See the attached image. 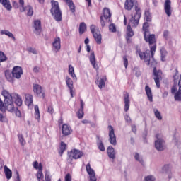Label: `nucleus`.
I'll use <instances>...</instances> for the list:
<instances>
[{"label":"nucleus","instance_id":"nucleus-1","mask_svg":"<svg viewBox=\"0 0 181 181\" xmlns=\"http://www.w3.org/2000/svg\"><path fill=\"white\" fill-rule=\"evenodd\" d=\"M135 12L134 16H132L129 25L127 28V36L129 37H132V36H134V31L132 30V28H131V26H132V28H136V26H138L139 24V20L141 19V16L142 15L141 8L138 7L137 6H135Z\"/></svg>","mask_w":181,"mask_h":181},{"label":"nucleus","instance_id":"nucleus-2","mask_svg":"<svg viewBox=\"0 0 181 181\" xmlns=\"http://www.w3.org/2000/svg\"><path fill=\"white\" fill-rule=\"evenodd\" d=\"M151 54L149 52H139V56L141 60H144L147 66H156L157 63L153 56H155V52H156V44H154L151 47Z\"/></svg>","mask_w":181,"mask_h":181},{"label":"nucleus","instance_id":"nucleus-3","mask_svg":"<svg viewBox=\"0 0 181 181\" xmlns=\"http://www.w3.org/2000/svg\"><path fill=\"white\" fill-rule=\"evenodd\" d=\"M3 97L4 98L5 107L9 112H13L15 111V106L13 105V93L11 94L6 90H4L1 92Z\"/></svg>","mask_w":181,"mask_h":181},{"label":"nucleus","instance_id":"nucleus-4","mask_svg":"<svg viewBox=\"0 0 181 181\" xmlns=\"http://www.w3.org/2000/svg\"><path fill=\"white\" fill-rule=\"evenodd\" d=\"M50 11L52 16H54V19H55L57 22H60V21H62V10H60L58 1H52V8Z\"/></svg>","mask_w":181,"mask_h":181},{"label":"nucleus","instance_id":"nucleus-5","mask_svg":"<svg viewBox=\"0 0 181 181\" xmlns=\"http://www.w3.org/2000/svg\"><path fill=\"white\" fill-rule=\"evenodd\" d=\"M90 29L96 43L98 45H101V40L103 37L101 36V32L100 31V30H98V28H97V27L94 24H92L90 26Z\"/></svg>","mask_w":181,"mask_h":181},{"label":"nucleus","instance_id":"nucleus-6","mask_svg":"<svg viewBox=\"0 0 181 181\" xmlns=\"http://www.w3.org/2000/svg\"><path fill=\"white\" fill-rule=\"evenodd\" d=\"M156 140L155 141V148L157 151H165V140L162 139L160 134H157L156 135Z\"/></svg>","mask_w":181,"mask_h":181},{"label":"nucleus","instance_id":"nucleus-7","mask_svg":"<svg viewBox=\"0 0 181 181\" xmlns=\"http://www.w3.org/2000/svg\"><path fill=\"white\" fill-rule=\"evenodd\" d=\"M150 67L153 68V76H154V81L156 84L157 88H160V77H162V71L156 70V65L150 66Z\"/></svg>","mask_w":181,"mask_h":181},{"label":"nucleus","instance_id":"nucleus-8","mask_svg":"<svg viewBox=\"0 0 181 181\" xmlns=\"http://www.w3.org/2000/svg\"><path fill=\"white\" fill-rule=\"evenodd\" d=\"M69 159H80L84 156V153L76 148L71 150L68 153Z\"/></svg>","mask_w":181,"mask_h":181},{"label":"nucleus","instance_id":"nucleus-9","mask_svg":"<svg viewBox=\"0 0 181 181\" xmlns=\"http://www.w3.org/2000/svg\"><path fill=\"white\" fill-rule=\"evenodd\" d=\"M33 88L34 93L37 97H39L40 98H45V91L40 85L34 83L33 85Z\"/></svg>","mask_w":181,"mask_h":181},{"label":"nucleus","instance_id":"nucleus-10","mask_svg":"<svg viewBox=\"0 0 181 181\" xmlns=\"http://www.w3.org/2000/svg\"><path fill=\"white\" fill-rule=\"evenodd\" d=\"M109 129V141L111 145H117V136H115V132H114V127L110 125L108 126Z\"/></svg>","mask_w":181,"mask_h":181},{"label":"nucleus","instance_id":"nucleus-11","mask_svg":"<svg viewBox=\"0 0 181 181\" xmlns=\"http://www.w3.org/2000/svg\"><path fill=\"white\" fill-rule=\"evenodd\" d=\"M12 74L14 78L19 80L22 75L23 74V70L21 66H14L12 70Z\"/></svg>","mask_w":181,"mask_h":181},{"label":"nucleus","instance_id":"nucleus-12","mask_svg":"<svg viewBox=\"0 0 181 181\" xmlns=\"http://www.w3.org/2000/svg\"><path fill=\"white\" fill-rule=\"evenodd\" d=\"M62 41L59 37L54 38V42H52V50L57 53V52L60 51L62 48Z\"/></svg>","mask_w":181,"mask_h":181},{"label":"nucleus","instance_id":"nucleus-13","mask_svg":"<svg viewBox=\"0 0 181 181\" xmlns=\"http://www.w3.org/2000/svg\"><path fill=\"white\" fill-rule=\"evenodd\" d=\"M164 11L167 16H172V1L170 0H165L164 3Z\"/></svg>","mask_w":181,"mask_h":181},{"label":"nucleus","instance_id":"nucleus-14","mask_svg":"<svg viewBox=\"0 0 181 181\" xmlns=\"http://www.w3.org/2000/svg\"><path fill=\"white\" fill-rule=\"evenodd\" d=\"M144 37L146 42H149V45H155V43H156L155 34H151V33H149V35L146 34V35H144Z\"/></svg>","mask_w":181,"mask_h":181},{"label":"nucleus","instance_id":"nucleus-15","mask_svg":"<svg viewBox=\"0 0 181 181\" xmlns=\"http://www.w3.org/2000/svg\"><path fill=\"white\" fill-rule=\"evenodd\" d=\"M33 28L35 29V35H40V32L42 31V22L40 20L34 21Z\"/></svg>","mask_w":181,"mask_h":181},{"label":"nucleus","instance_id":"nucleus-16","mask_svg":"<svg viewBox=\"0 0 181 181\" xmlns=\"http://www.w3.org/2000/svg\"><path fill=\"white\" fill-rule=\"evenodd\" d=\"M124 111L125 112H128L129 110V104H131V100L129 99V94L126 93L124 95Z\"/></svg>","mask_w":181,"mask_h":181},{"label":"nucleus","instance_id":"nucleus-17","mask_svg":"<svg viewBox=\"0 0 181 181\" xmlns=\"http://www.w3.org/2000/svg\"><path fill=\"white\" fill-rule=\"evenodd\" d=\"M134 2L135 1L134 0H126L124 3V9H126L127 11H131V9L134 8H134L135 6L139 8V6H138V4H136Z\"/></svg>","mask_w":181,"mask_h":181},{"label":"nucleus","instance_id":"nucleus-18","mask_svg":"<svg viewBox=\"0 0 181 181\" xmlns=\"http://www.w3.org/2000/svg\"><path fill=\"white\" fill-rule=\"evenodd\" d=\"M25 105H28L29 108H33V96L30 94L25 95Z\"/></svg>","mask_w":181,"mask_h":181},{"label":"nucleus","instance_id":"nucleus-19","mask_svg":"<svg viewBox=\"0 0 181 181\" xmlns=\"http://www.w3.org/2000/svg\"><path fill=\"white\" fill-rule=\"evenodd\" d=\"M66 84L68 88H69L70 94L71 95V98H73V90L74 88V86L73 85V80H71L69 76L66 77Z\"/></svg>","mask_w":181,"mask_h":181},{"label":"nucleus","instance_id":"nucleus-20","mask_svg":"<svg viewBox=\"0 0 181 181\" xmlns=\"http://www.w3.org/2000/svg\"><path fill=\"white\" fill-rule=\"evenodd\" d=\"M4 74L6 80L8 81L9 83H15V77L13 76V74H12V71L6 70Z\"/></svg>","mask_w":181,"mask_h":181},{"label":"nucleus","instance_id":"nucleus-21","mask_svg":"<svg viewBox=\"0 0 181 181\" xmlns=\"http://www.w3.org/2000/svg\"><path fill=\"white\" fill-rule=\"evenodd\" d=\"M96 144L99 151L101 152H104L105 151V147L104 146V143H103V140H101L100 136H96Z\"/></svg>","mask_w":181,"mask_h":181},{"label":"nucleus","instance_id":"nucleus-22","mask_svg":"<svg viewBox=\"0 0 181 181\" xmlns=\"http://www.w3.org/2000/svg\"><path fill=\"white\" fill-rule=\"evenodd\" d=\"M71 127H70V126L67 125V124H64L62 127V132L63 135H64V136H67L68 135H70V134H71Z\"/></svg>","mask_w":181,"mask_h":181},{"label":"nucleus","instance_id":"nucleus-23","mask_svg":"<svg viewBox=\"0 0 181 181\" xmlns=\"http://www.w3.org/2000/svg\"><path fill=\"white\" fill-rule=\"evenodd\" d=\"M107 81V76H104L100 78V80L96 81V84L101 90V88H104L105 87V82Z\"/></svg>","mask_w":181,"mask_h":181},{"label":"nucleus","instance_id":"nucleus-24","mask_svg":"<svg viewBox=\"0 0 181 181\" xmlns=\"http://www.w3.org/2000/svg\"><path fill=\"white\" fill-rule=\"evenodd\" d=\"M107 152L110 159H115L116 153L112 146H110L107 147Z\"/></svg>","mask_w":181,"mask_h":181},{"label":"nucleus","instance_id":"nucleus-25","mask_svg":"<svg viewBox=\"0 0 181 181\" xmlns=\"http://www.w3.org/2000/svg\"><path fill=\"white\" fill-rule=\"evenodd\" d=\"M145 91L149 101L152 103V101H153V97L152 95V90L151 89L149 86H146Z\"/></svg>","mask_w":181,"mask_h":181},{"label":"nucleus","instance_id":"nucleus-26","mask_svg":"<svg viewBox=\"0 0 181 181\" xmlns=\"http://www.w3.org/2000/svg\"><path fill=\"white\" fill-rule=\"evenodd\" d=\"M0 4H1L7 11L12 10V6L11 5V1H9V0H0Z\"/></svg>","mask_w":181,"mask_h":181},{"label":"nucleus","instance_id":"nucleus-27","mask_svg":"<svg viewBox=\"0 0 181 181\" xmlns=\"http://www.w3.org/2000/svg\"><path fill=\"white\" fill-rule=\"evenodd\" d=\"M66 4L69 6V8L72 12V13H74L76 12V6L74 5V3H73V0H64Z\"/></svg>","mask_w":181,"mask_h":181},{"label":"nucleus","instance_id":"nucleus-28","mask_svg":"<svg viewBox=\"0 0 181 181\" xmlns=\"http://www.w3.org/2000/svg\"><path fill=\"white\" fill-rule=\"evenodd\" d=\"M0 33H1V35H6V36L11 37L13 40V42H15V40H16L15 35H13V34L8 30H1Z\"/></svg>","mask_w":181,"mask_h":181},{"label":"nucleus","instance_id":"nucleus-29","mask_svg":"<svg viewBox=\"0 0 181 181\" xmlns=\"http://www.w3.org/2000/svg\"><path fill=\"white\" fill-rule=\"evenodd\" d=\"M89 60L93 69H98L97 64L95 63V55L94 54V52L90 53Z\"/></svg>","mask_w":181,"mask_h":181},{"label":"nucleus","instance_id":"nucleus-30","mask_svg":"<svg viewBox=\"0 0 181 181\" xmlns=\"http://www.w3.org/2000/svg\"><path fill=\"white\" fill-rule=\"evenodd\" d=\"M13 99L14 98L15 100L16 105L18 107H21V105H22V98H21V96H19L16 93H13Z\"/></svg>","mask_w":181,"mask_h":181},{"label":"nucleus","instance_id":"nucleus-31","mask_svg":"<svg viewBox=\"0 0 181 181\" xmlns=\"http://www.w3.org/2000/svg\"><path fill=\"white\" fill-rule=\"evenodd\" d=\"M4 170L6 179H11V177H12V170H11V169H9V168H8L6 165L4 167Z\"/></svg>","mask_w":181,"mask_h":181},{"label":"nucleus","instance_id":"nucleus-32","mask_svg":"<svg viewBox=\"0 0 181 181\" xmlns=\"http://www.w3.org/2000/svg\"><path fill=\"white\" fill-rule=\"evenodd\" d=\"M142 30L144 32V36H145L146 35H149V23L145 22L143 24Z\"/></svg>","mask_w":181,"mask_h":181},{"label":"nucleus","instance_id":"nucleus-33","mask_svg":"<svg viewBox=\"0 0 181 181\" xmlns=\"http://www.w3.org/2000/svg\"><path fill=\"white\" fill-rule=\"evenodd\" d=\"M85 32H87V25L86 23L82 22L79 25V35H83Z\"/></svg>","mask_w":181,"mask_h":181},{"label":"nucleus","instance_id":"nucleus-34","mask_svg":"<svg viewBox=\"0 0 181 181\" xmlns=\"http://www.w3.org/2000/svg\"><path fill=\"white\" fill-rule=\"evenodd\" d=\"M103 18L105 19H110L111 18V11L109 10L108 8H105L103 12Z\"/></svg>","mask_w":181,"mask_h":181},{"label":"nucleus","instance_id":"nucleus-35","mask_svg":"<svg viewBox=\"0 0 181 181\" xmlns=\"http://www.w3.org/2000/svg\"><path fill=\"white\" fill-rule=\"evenodd\" d=\"M69 74L72 77L74 80H77V76L74 73V67H73V66L71 65L69 66Z\"/></svg>","mask_w":181,"mask_h":181},{"label":"nucleus","instance_id":"nucleus-36","mask_svg":"<svg viewBox=\"0 0 181 181\" xmlns=\"http://www.w3.org/2000/svg\"><path fill=\"white\" fill-rule=\"evenodd\" d=\"M25 8V12H27L28 16H33V7L31 6H26Z\"/></svg>","mask_w":181,"mask_h":181},{"label":"nucleus","instance_id":"nucleus-37","mask_svg":"<svg viewBox=\"0 0 181 181\" xmlns=\"http://www.w3.org/2000/svg\"><path fill=\"white\" fill-rule=\"evenodd\" d=\"M67 148V144L66 143L62 141L61 146L59 147V154L62 156L63 153H64V151H66V148Z\"/></svg>","mask_w":181,"mask_h":181},{"label":"nucleus","instance_id":"nucleus-38","mask_svg":"<svg viewBox=\"0 0 181 181\" xmlns=\"http://www.w3.org/2000/svg\"><path fill=\"white\" fill-rule=\"evenodd\" d=\"M144 18L146 21V22H151V21H152V16H151V13L149 12V10L145 11Z\"/></svg>","mask_w":181,"mask_h":181},{"label":"nucleus","instance_id":"nucleus-39","mask_svg":"<svg viewBox=\"0 0 181 181\" xmlns=\"http://www.w3.org/2000/svg\"><path fill=\"white\" fill-rule=\"evenodd\" d=\"M173 77L174 79V83L176 84V83H177V80H179V71H177V69H174Z\"/></svg>","mask_w":181,"mask_h":181},{"label":"nucleus","instance_id":"nucleus-40","mask_svg":"<svg viewBox=\"0 0 181 181\" xmlns=\"http://www.w3.org/2000/svg\"><path fill=\"white\" fill-rule=\"evenodd\" d=\"M86 172L88 173L89 176H92L93 175H95L94 173V170L91 168V166L90 165V163H88L86 167Z\"/></svg>","mask_w":181,"mask_h":181},{"label":"nucleus","instance_id":"nucleus-41","mask_svg":"<svg viewBox=\"0 0 181 181\" xmlns=\"http://www.w3.org/2000/svg\"><path fill=\"white\" fill-rule=\"evenodd\" d=\"M153 112L156 118H157L158 121H162L163 117H162V115L160 114V112H159L158 109H153Z\"/></svg>","mask_w":181,"mask_h":181},{"label":"nucleus","instance_id":"nucleus-42","mask_svg":"<svg viewBox=\"0 0 181 181\" xmlns=\"http://www.w3.org/2000/svg\"><path fill=\"white\" fill-rule=\"evenodd\" d=\"M35 119H40V112L39 111V106L37 105H35Z\"/></svg>","mask_w":181,"mask_h":181},{"label":"nucleus","instance_id":"nucleus-43","mask_svg":"<svg viewBox=\"0 0 181 181\" xmlns=\"http://www.w3.org/2000/svg\"><path fill=\"white\" fill-rule=\"evenodd\" d=\"M160 54H161V62H166V55L168 54V52H166L165 49H161Z\"/></svg>","mask_w":181,"mask_h":181},{"label":"nucleus","instance_id":"nucleus-44","mask_svg":"<svg viewBox=\"0 0 181 181\" xmlns=\"http://www.w3.org/2000/svg\"><path fill=\"white\" fill-rule=\"evenodd\" d=\"M43 173H42V170H38L37 173V179L38 181H45Z\"/></svg>","mask_w":181,"mask_h":181},{"label":"nucleus","instance_id":"nucleus-45","mask_svg":"<svg viewBox=\"0 0 181 181\" xmlns=\"http://www.w3.org/2000/svg\"><path fill=\"white\" fill-rule=\"evenodd\" d=\"M76 115L79 119H82L84 117V109H79L76 112Z\"/></svg>","mask_w":181,"mask_h":181},{"label":"nucleus","instance_id":"nucleus-46","mask_svg":"<svg viewBox=\"0 0 181 181\" xmlns=\"http://www.w3.org/2000/svg\"><path fill=\"white\" fill-rule=\"evenodd\" d=\"M0 111L5 112L6 111V106H5V102H3L0 98Z\"/></svg>","mask_w":181,"mask_h":181},{"label":"nucleus","instance_id":"nucleus-47","mask_svg":"<svg viewBox=\"0 0 181 181\" xmlns=\"http://www.w3.org/2000/svg\"><path fill=\"white\" fill-rule=\"evenodd\" d=\"M18 139L21 145L22 146H24L26 144V141H25V139L23 138V135L22 134H18Z\"/></svg>","mask_w":181,"mask_h":181},{"label":"nucleus","instance_id":"nucleus-48","mask_svg":"<svg viewBox=\"0 0 181 181\" xmlns=\"http://www.w3.org/2000/svg\"><path fill=\"white\" fill-rule=\"evenodd\" d=\"M19 5L21 6L20 12H25V1L19 0Z\"/></svg>","mask_w":181,"mask_h":181},{"label":"nucleus","instance_id":"nucleus-49","mask_svg":"<svg viewBox=\"0 0 181 181\" xmlns=\"http://www.w3.org/2000/svg\"><path fill=\"white\" fill-rule=\"evenodd\" d=\"M34 169H38V170H42V163H40L37 161L33 163Z\"/></svg>","mask_w":181,"mask_h":181},{"label":"nucleus","instance_id":"nucleus-50","mask_svg":"<svg viewBox=\"0 0 181 181\" xmlns=\"http://www.w3.org/2000/svg\"><path fill=\"white\" fill-rule=\"evenodd\" d=\"M0 121L1 122H8V118H6V115L0 113Z\"/></svg>","mask_w":181,"mask_h":181},{"label":"nucleus","instance_id":"nucleus-51","mask_svg":"<svg viewBox=\"0 0 181 181\" xmlns=\"http://www.w3.org/2000/svg\"><path fill=\"white\" fill-rule=\"evenodd\" d=\"M109 30L112 33L117 32V27H115V25L114 23H112L109 25Z\"/></svg>","mask_w":181,"mask_h":181},{"label":"nucleus","instance_id":"nucleus-52","mask_svg":"<svg viewBox=\"0 0 181 181\" xmlns=\"http://www.w3.org/2000/svg\"><path fill=\"white\" fill-rule=\"evenodd\" d=\"M6 56H5V54L2 52H0V63H2V62H6Z\"/></svg>","mask_w":181,"mask_h":181},{"label":"nucleus","instance_id":"nucleus-53","mask_svg":"<svg viewBox=\"0 0 181 181\" xmlns=\"http://www.w3.org/2000/svg\"><path fill=\"white\" fill-rule=\"evenodd\" d=\"M134 158H135L136 160H137L140 163H144V160H142V158H141V156H139V154L138 153H135Z\"/></svg>","mask_w":181,"mask_h":181},{"label":"nucleus","instance_id":"nucleus-54","mask_svg":"<svg viewBox=\"0 0 181 181\" xmlns=\"http://www.w3.org/2000/svg\"><path fill=\"white\" fill-rule=\"evenodd\" d=\"M47 112H49V114H51V115H52L54 112V109H53V105H49L47 106Z\"/></svg>","mask_w":181,"mask_h":181},{"label":"nucleus","instance_id":"nucleus-55","mask_svg":"<svg viewBox=\"0 0 181 181\" xmlns=\"http://www.w3.org/2000/svg\"><path fill=\"white\" fill-rule=\"evenodd\" d=\"M45 181H52V176H50L49 171H46L45 173Z\"/></svg>","mask_w":181,"mask_h":181},{"label":"nucleus","instance_id":"nucleus-56","mask_svg":"<svg viewBox=\"0 0 181 181\" xmlns=\"http://www.w3.org/2000/svg\"><path fill=\"white\" fill-rule=\"evenodd\" d=\"M27 50L30 53H33V54H37V52L36 51V49H35V48L28 47Z\"/></svg>","mask_w":181,"mask_h":181},{"label":"nucleus","instance_id":"nucleus-57","mask_svg":"<svg viewBox=\"0 0 181 181\" xmlns=\"http://www.w3.org/2000/svg\"><path fill=\"white\" fill-rule=\"evenodd\" d=\"M163 173H168L169 172V165H165L163 167Z\"/></svg>","mask_w":181,"mask_h":181},{"label":"nucleus","instance_id":"nucleus-58","mask_svg":"<svg viewBox=\"0 0 181 181\" xmlns=\"http://www.w3.org/2000/svg\"><path fill=\"white\" fill-rule=\"evenodd\" d=\"M123 62H124V67L125 69H127L128 67V59L127 58V57H123Z\"/></svg>","mask_w":181,"mask_h":181},{"label":"nucleus","instance_id":"nucleus-59","mask_svg":"<svg viewBox=\"0 0 181 181\" xmlns=\"http://www.w3.org/2000/svg\"><path fill=\"white\" fill-rule=\"evenodd\" d=\"M176 91H177V87L176 86V83H175V85H174L171 88V93L172 94H176Z\"/></svg>","mask_w":181,"mask_h":181},{"label":"nucleus","instance_id":"nucleus-60","mask_svg":"<svg viewBox=\"0 0 181 181\" xmlns=\"http://www.w3.org/2000/svg\"><path fill=\"white\" fill-rule=\"evenodd\" d=\"M15 114L16 117H18V118H21V117H22V113L21 112V110H19L18 109H16L15 110Z\"/></svg>","mask_w":181,"mask_h":181},{"label":"nucleus","instance_id":"nucleus-61","mask_svg":"<svg viewBox=\"0 0 181 181\" xmlns=\"http://www.w3.org/2000/svg\"><path fill=\"white\" fill-rule=\"evenodd\" d=\"M65 181H71V174L67 173L65 175Z\"/></svg>","mask_w":181,"mask_h":181},{"label":"nucleus","instance_id":"nucleus-62","mask_svg":"<svg viewBox=\"0 0 181 181\" xmlns=\"http://www.w3.org/2000/svg\"><path fill=\"white\" fill-rule=\"evenodd\" d=\"M12 4H13V8H14L15 9H18V8H19V4H18V2L13 1Z\"/></svg>","mask_w":181,"mask_h":181},{"label":"nucleus","instance_id":"nucleus-63","mask_svg":"<svg viewBox=\"0 0 181 181\" xmlns=\"http://www.w3.org/2000/svg\"><path fill=\"white\" fill-rule=\"evenodd\" d=\"M124 119H125V121L127 122H129V123H131V117H129V115H126L125 116H124Z\"/></svg>","mask_w":181,"mask_h":181},{"label":"nucleus","instance_id":"nucleus-64","mask_svg":"<svg viewBox=\"0 0 181 181\" xmlns=\"http://www.w3.org/2000/svg\"><path fill=\"white\" fill-rule=\"evenodd\" d=\"M90 181H97L95 174H93V175H90Z\"/></svg>","mask_w":181,"mask_h":181}]
</instances>
